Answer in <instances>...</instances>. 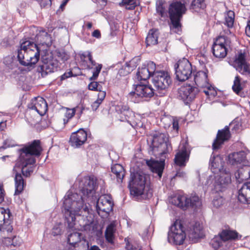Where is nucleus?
Returning <instances> with one entry per match:
<instances>
[{"label":"nucleus","mask_w":250,"mask_h":250,"mask_svg":"<svg viewBox=\"0 0 250 250\" xmlns=\"http://www.w3.org/2000/svg\"><path fill=\"white\" fill-rule=\"evenodd\" d=\"M188 235L192 242H196L199 239L204 236L202 226L199 223H195L192 228L188 230Z\"/></svg>","instance_id":"b1692460"},{"label":"nucleus","mask_w":250,"mask_h":250,"mask_svg":"<svg viewBox=\"0 0 250 250\" xmlns=\"http://www.w3.org/2000/svg\"><path fill=\"white\" fill-rule=\"evenodd\" d=\"M146 179L144 174L131 173V180L128 184L131 195L143 199H149L152 196V190L146 186Z\"/></svg>","instance_id":"7ed1b4c3"},{"label":"nucleus","mask_w":250,"mask_h":250,"mask_svg":"<svg viewBox=\"0 0 250 250\" xmlns=\"http://www.w3.org/2000/svg\"><path fill=\"white\" fill-rule=\"evenodd\" d=\"M113 203L110 195L104 194L101 196L97 201L96 210L99 215L101 212L105 213V215H107L112 210Z\"/></svg>","instance_id":"ddd939ff"},{"label":"nucleus","mask_w":250,"mask_h":250,"mask_svg":"<svg viewBox=\"0 0 250 250\" xmlns=\"http://www.w3.org/2000/svg\"><path fill=\"white\" fill-rule=\"evenodd\" d=\"M61 229L59 226H54L52 230V234L54 236L60 235L61 234Z\"/></svg>","instance_id":"052dcab7"},{"label":"nucleus","mask_w":250,"mask_h":250,"mask_svg":"<svg viewBox=\"0 0 250 250\" xmlns=\"http://www.w3.org/2000/svg\"><path fill=\"white\" fill-rule=\"evenodd\" d=\"M235 177L239 183L250 178V166H244L235 173Z\"/></svg>","instance_id":"c85d7f7f"},{"label":"nucleus","mask_w":250,"mask_h":250,"mask_svg":"<svg viewBox=\"0 0 250 250\" xmlns=\"http://www.w3.org/2000/svg\"><path fill=\"white\" fill-rule=\"evenodd\" d=\"M154 90L148 85L138 84L136 86L134 91L129 93L130 96L136 95L141 98H150L154 96Z\"/></svg>","instance_id":"6ab92c4d"},{"label":"nucleus","mask_w":250,"mask_h":250,"mask_svg":"<svg viewBox=\"0 0 250 250\" xmlns=\"http://www.w3.org/2000/svg\"><path fill=\"white\" fill-rule=\"evenodd\" d=\"M224 204V199L219 195H216L214 197L212 200L213 206L216 208L220 207Z\"/></svg>","instance_id":"49530a36"},{"label":"nucleus","mask_w":250,"mask_h":250,"mask_svg":"<svg viewBox=\"0 0 250 250\" xmlns=\"http://www.w3.org/2000/svg\"><path fill=\"white\" fill-rule=\"evenodd\" d=\"M231 182V175L229 172L225 171V172H222L219 177H216L214 187L216 190L221 191Z\"/></svg>","instance_id":"5701e85b"},{"label":"nucleus","mask_w":250,"mask_h":250,"mask_svg":"<svg viewBox=\"0 0 250 250\" xmlns=\"http://www.w3.org/2000/svg\"><path fill=\"white\" fill-rule=\"evenodd\" d=\"M127 69L129 70L130 73L136 67L135 59H133L131 61L126 62L125 65Z\"/></svg>","instance_id":"603ef678"},{"label":"nucleus","mask_w":250,"mask_h":250,"mask_svg":"<svg viewBox=\"0 0 250 250\" xmlns=\"http://www.w3.org/2000/svg\"><path fill=\"white\" fill-rule=\"evenodd\" d=\"M241 120L238 118H235L229 124L232 130L235 132L239 131L241 129Z\"/></svg>","instance_id":"c03bdc74"},{"label":"nucleus","mask_w":250,"mask_h":250,"mask_svg":"<svg viewBox=\"0 0 250 250\" xmlns=\"http://www.w3.org/2000/svg\"><path fill=\"white\" fill-rule=\"evenodd\" d=\"M43 64L40 66L39 71L42 77L58 70L59 66L58 61L54 58L51 53H47L42 57Z\"/></svg>","instance_id":"9d476101"},{"label":"nucleus","mask_w":250,"mask_h":250,"mask_svg":"<svg viewBox=\"0 0 250 250\" xmlns=\"http://www.w3.org/2000/svg\"><path fill=\"white\" fill-rule=\"evenodd\" d=\"M238 200L243 204H250V182L244 184L238 190Z\"/></svg>","instance_id":"393cba45"},{"label":"nucleus","mask_w":250,"mask_h":250,"mask_svg":"<svg viewBox=\"0 0 250 250\" xmlns=\"http://www.w3.org/2000/svg\"><path fill=\"white\" fill-rule=\"evenodd\" d=\"M186 11L187 8L184 3L178 1H173L168 8L169 18H182Z\"/></svg>","instance_id":"a211bd4d"},{"label":"nucleus","mask_w":250,"mask_h":250,"mask_svg":"<svg viewBox=\"0 0 250 250\" xmlns=\"http://www.w3.org/2000/svg\"><path fill=\"white\" fill-rule=\"evenodd\" d=\"M102 68V65L101 64H99L96 66L93 72L92 76L89 78L90 81H94L97 79Z\"/></svg>","instance_id":"09e8293b"},{"label":"nucleus","mask_w":250,"mask_h":250,"mask_svg":"<svg viewBox=\"0 0 250 250\" xmlns=\"http://www.w3.org/2000/svg\"><path fill=\"white\" fill-rule=\"evenodd\" d=\"M99 91L100 92L98 93V99L97 100L98 101L102 103L105 97L106 93L105 91H102L101 89H100V90H99Z\"/></svg>","instance_id":"4d7b16f0"},{"label":"nucleus","mask_w":250,"mask_h":250,"mask_svg":"<svg viewBox=\"0 0 250 250\" xmlns=\"http://www.w3.org/2000/svg\"><path fill=\"white\" fill-rule=\"evenodd\" d=\"M30 41H23L21 42L20 48L18 49L17 57L20 63L23 66H29V64H24L23 62L26 61V47L30 44Z\"/></svg>","instance_id":"c756f323"},{"label":"nucleus","mask_w":250,"mask_h":250,"mask_svg":"<svg viewBox=\"0 0 250 250\" xmlns=\"http://www.w3.org/2000/svg\"><path fill=\"white\" fill-rule=\"evenodd\" d=\"M186 236L184 227L181 222L176 220L169 229L167 233V241L171 244L180 245L183 244Z\"/></svg>","instance_id":"20e7f679"},{"label":"nucleus","mask_w":250,"mask_h":250,"mask_svg":"<svg viewBox=\"0 0 250 250\" xmlns=\"http://www.w3.org/2000/svg\"><path fill=\"white\" fill-rule=\"evenodd\" d=\"M170 22L169 27L171 32L180 34L182 32V18H169Z\"/></svg>","instance_id":"72a5a7b5"},{"label":"nucleus","mask_w":250,"mask_h":250,"mask_svg":"<svg viewBox=\"0 0 250 250\" xmlns=\"http://www.w3.org/2000/svg\"><path fill=\"white\" fill-rule=\"evenodd\" d=\"M137 78L139 81H146L151 76L150 72L148 71L146 65H143L142 67H139L136 74Z\"/></svg>","instance_id":"ea45409f"},{"label":"nucleus","mask_w":250,"mask_h":250,"mask_svg":"<svg viewBox=\"0 0 250 250\" xmlns=\"http://www.w3.org/2000/svg\"><path fill=\"white\" fill-rule=\"evenodd\" d=\"M92 36L97 39H99L101 37L100 31L99 30H95L92 34Z\"/></svg>","instance_id":"338daca9"},{"label":"nucleus","mask_w":250,"mask_h":250,"mask_svg":"<svg viewBox=\"0 0 250 250\" xmlns=\"http://www.w3.org/2000/svg\"><path fill=\"white\" fill-rule=\"evenodd\" d=\"M220 234L224 241L226 243L229 244L228 247H227L229 250H230L232 246V243L230 241L238 239V233L235 230L227 229H224Z\"/></svg>","instance_id":"a878e982"},{"label":"nucleus","mask_w":250,"mask_h":250,"mask_svg":"<svg viewBox=\"0 0 250 250\" xmlns=\"http://www.w3.org/2000/svg\"><path fill=\"white\" fill-rule=\"evenodd\" d=\"M189 155L190 150L188 148V144L185 143L175 154V164L181 167H185L189 160Z\"/></svg>","instance_id":"dca6fc26"},{"label":"nucleus","mask_w":250,"mask_h":250,"mask_svg":"<svg viewBox=\"0 0 250 250\" xmlns=\"http://www.w3.org/2000/svg\"><path fill=\"white\" fill-rule=\"evenodd\" d=\"M169 202L183 209L188 207L197 208L201 204L199 197L196 195L189 197L185 195H176L170 198Z\"/></svg>","instance_id":"39448f33"},{"label":"nucleus","mask_w":250,"mask_h":250,"mask_svg":"<svg viewBox=\"0 0 250 250\" xmlns=\"http://www.w3.org/2000/svg\"><path fill=\"white\" fill-rule=\"evenodd\" d=\"M51 4V0H40V5L42 7H49Z\"/></svg>","instance_id":"6e6d98bb"},{"label":"nucleus","mask_w":250,"mask_h":250,"mask_svg":"<svg viewBox=\"0 0 250 250\" xmlns=\"http://www.w3.org/2000/svg\"><path fill=\"white\" fill-rule=\"evenodd\" d=\"M17 166V164L14 167L13 169V174H15L14 180H15V195H19L20 194L22 190H23L24 187L25 185V184L24 182V180L22 178L21 174L18 172L16 170V167Z\"/></svg>","instance_id":"bb28decb"},{"label":"nucleus","mask_w":250,"mask_h":250,"mask_svg":"<svg viewBox=\"0 0 250 250\" xmlns=\"http://www.w3.org/2000/svg\"><path fill=\"white\" fill-rule=\"evenodd\" d=\"M194 82L198 86L203 88V92L208 96L214 97L217 92L211 84L208 83V71H199L196 73L194 77Z\"/></svg>","instance_id":"423d86ee"},{"label":"nucleus","mask_w":250,"mask_h":250,"mask_svg":"<svg viewBox=\"0 0 250 250\" xmlns=\"http://www.w3.org/2000/svg\"><path fill=\"white\" fill-rule=\"evenodd\" d=\"M19 162L21 166V172L23 176L29 177L33 172L35 167V158L20 159L19 157Z\"/></svg>","instance_id":"4be33fe9"},{"label":"nucleus","mask_w":250,"mask_h":250,"mask_svg":"<svg viewBox=\"0 0 250 250\" xmlns=\"http://www.w3.org/2000/svg\"><path fill=\"white\" fill-rule=\"evenodd\" d=\"M158 31L157 30L151 29L146 38V45H155L158 43Z\"/></svg>","instance_id":"c9c22d12"},{"label":"nucleus","mask_w":250,"mask_h":250,"mask_svg":"<svg viewBox=\"0 0 250 250\" xmlns=\"http://www.w3.org/2000/svg\"><path fill=\"white\" fill-rule=\"evenodd\" d=\"M72 76V71H70L69 72H65L61 76V81L64 80L66 79L67 78L71 77Z\"/></svg>","instance_id":"e2e57ef3"},{"label":"nucleus","mask_w":250,"mask_h":250,"mask_svg":"<svg viewBox=\"0 0 250 250\" xmlns=\"http://www.w3.org/2000/svg\"><path fill=\"white\" fill-rule=\"evenodd\" d=\"M42 148L41 146V142L39 140H35L28 143L23 147L19 149L20 159L35 158L34 156H38L41 154Z\"/></svg>","instance_id":"6e6552de"},{"label":"nucleus","mask_w":250,"mask_h":250,"mask_svg":"<svg viewBox=\"0 0 250 250\" xmlns=\"http://www.w3.org/2000/svg\"><path fill=\"white\" fill-rule=\"evenodd\" d=\"M233 65L236 70L241 74H250V64L246 61L245 53H240L236 56Z\"/></svg>","instance_id":"2eb2a0df"},{"label":"nucleus","mask_w":250,"mask_h":250,"mask_svg":"<svg viewBox=\"0 0 250 250\" xmlns=\"http://www.w3.org/2000/svg\"><path fill=\"white\" fill-rule=\"evenodd\" d=\"M76 111V109L75 108H73L72 109L67 108L66 111L65 113V116L67 118V119H63L64 124H66L69 119H71L75 115Z\"/></svg>","instance_id":"de8ad7c7"},{"label":"nucleus","mask_w":250,"mask_h":250,"mask_svg":"<svg viewBox=\"0 0 250 250\" xmlns=\"http://www.w3.org/2000/svg\"><path fill=\"white\" fill-rule=\"evenodd\" d=\"M37 42L42 45L49 46L52 44L51 37L45 30H40L36 36Z\"/></svg>","instance_id":"2f4dec72"},{"label":"nucleus","mask_w":250,"mask_h":250,"mask_svg":"<svg viewBox=\"0 0 250 250\" xmlns=\"http://www.w3.org/2000/svg\"><path fill=\"white\" fill-rule=\"evenodd\" d=\"M29 109L35 110L40 115H44L47 111V104L46 101L42 97H38L32 100L28 104Z\"/></svg>","instance_id":"f3484780"},{"label":"nucleus","mask_w":250,"mask_h":250,"mask_svg":"<svg viewBox=\"0 0 250 250\" xmlns=\"http://www.w3.org/2000/svg\"><path fill=\"white\" fill-rule=\"evenodd\" d=\"M151 138L149 153L156 157L160 158V161L150 159L146 160V164L151 171L156 174L159 178L162 177L165 167V161L166 154L171 150L172 147L168 141L167 134L160 132L153 133Z\"/></svg>","instance_id":"f03ea898"},{"label":"nucleus","mask_w":250,"mask_h":250,"mask_svg":"<svg viewBox=\"0 0 250 250\" xmlns=\"http://www.w3.org/2000/svg\"><path fill=\"white\" fill-rule=\"evenodd\" d=\"M171 81L167 72L163 71H157L154 73L152 83L158 90H164L169 87Z\"/></svg>","instance_id":"f8f14e48"},{"label":"nucleus","mask_w":250,"mask_h":250,"mask_svg":"<svg viewBox=\"0 0 250 250\" xmlns=\"http://www.w3.org/2000/svg\"><path fill=\"white\" fill-rule=\"evenodd\" d=\"M86 140V132L83 129H80L71 134L69 143L72 146L77 148L84 144Z\"/></svg>","instance_id":"aec40b11"},{"label":"nucleus","mask_w":250,"mask_h":250,"mask_svg":"<svg viewBox=\"0 0 250 250\" xmlns=\"http://www.w3.org/2000/svg\"><path fill=\"white\" fill-rule=\"evenodd\" d=\"M111 171L114 174L118 182H122L125 175L124 167L120 164H116L111 167Z\"/></svg>","instance_id":"4c0bfd02"},{"label":"nucleus","mask_w":250,"mask_h":250,"mask_svg":"<svg viewBox=\"0 0 250 250\" xmlns=\"http://www.w3.org/2000/svg\"><path fill=\"white\" fill-rule=\"evenodd\" d=\"M4 189L2 186H0V203H2L4 200Z\"/></svg>","instance_id":"69168bd1"},{"label":"nucleus","mask_w":250,"mask_h":250,"mask_svg":"<svg viewBox=\"0 0 250 250\" xmlns=\"http://www.w3.org/2000/svg\"><path fill=\"white\" fill-rule=\"evenodd\" d=\"M206 7L205 0H193L190 6V9L193 12H199Z\"/></svg>","instance_id":"58836bf2"},{"label":"nucleus","mask_w":250,"mask_h":250,"mask_svg":"<svg viewBox=\"0 0 250 250\" xmlns=\"http://www.w3.org/2000/svg\"><path fill=\"white\" fill-rule=\"evenodd\" d=\"M101 102H100L97 100L93 102L91 104V107L92 110L94 111H96L98 109V108L99 107V105L101 104Z\"/></svg>","instance_id":"0e129e2a"},{"label":"nucleus","mask_w":250,"mask_h":250,"mask_svg":"<svg viewBox=\"0 0 250 250\" xmlns=\"http://www.w3.org/2000/svg\"><path fill=\"white\" fill-rule=\"evenodd\" d=\"M210 244L215 250L221 248L222 250H229L227 247H228L229 244L226 243L224 241L220 233L218 236H215L211 239Z\"/></svg>","instance_id":"7c9ffc66"},{"label":"nucleus","mask_w":250,"mask_h":250,"mask_svg":"<svg viewBox=\"0 0 250 250\" xmlns=\"http://www.w3.org/2000/svg\"><path fill=\"white\" fill-rule=\"evenodd\" d=\"M172 124L173 129L177 132L179 129V123L176 118H172Z\"/></svg>","instance_id":"bf43d9fd"},{"label":"nucleus","mask_w":250,"mask_h":250,"mask_svg":"<svg viewBox=\"0 0 250 250\" xmlns=\"http://www.w3.org/2000/svg\"><path fill=\"white\" fill-rule=\"evenodd\" d=\"M230 137L229 128L228 126H226L224 129L218 131L216 139L212 144L213 150L218 149L225 141L229 139Z\"/></svg>","instance_id":"412c9836"},{"label":"nucleus","mask_w":250,"mask_h":250,"mask_svg":"<svg viewBox=\"0 0 250 250\" xmlns=\"http://www.w3.org/2000/svg\"><path fill=\"white\" fill-rule=\"evenodd\" d=\"M26 61L23 62L24 64L32 65L36 64L40 59V50L38 45L30 41V44L26 47Z\"/></svg>","instance_id":"4468645a"},{"label":"nucleus","mask_w":250,"mask_h":250,"mask_svg":"<svg viewBox=\"0 0 250 250\" xmlns=\"http://www.w3.org/2000/svg\"><path fill=\"white\" fill-rule=\"evenodd\" d=\"M146 69H148V71L150 72V74L153 77L154 76V73L156 70V65L153 62H150L148 63L147 65L146 66Z\"/></svg>","instance_id":"3c124183"},{"label":"nucleus","mask_w":250,"mask_h":250,"mask_svg":"<svg viewBox=\"0 0 250 250\" xmlns=\"http://www.w3.org/2000/svg\"><path fill=\"white\" fill-rule=\"evenodd\" d=\"M130 73L129 70L127 69L125 65L123 66L119 70L118 74L120 76H126Z\"/></svg>","instance_id":"5fc2aeb1"},{"label":"nucleus","mask_w":250,"mask_h":250,"mask_svg":"<svg viewBox=\"0 0 250 250\" xmlns=\"http://www.w3.org/2000/svg\"><path fill=\"white\" fill-rule=\"evenodd\" d=\"M88 89L93 91L100 90L101 87L99 86L98 83L96 82H92L88 85Z\"/></svg>","instance_id":"864d4df0"},{"label":"nucleus","mask_w":250,"mask_h":250,"mask_svg":"<svg viewBox=\"0 0 250 250\" xmlns=\"http://www.w3.org/2000/svg\"><path fill=\"white\" fill-rule=\"evenodd\" d=\"M134 0H122V3L124 4H127V5H131V6L127 8L128 9H132L135 8V5L132 4V2Z\"/></svg>","instance_id":"680f3d73"},{"label":"nucleus","mask_w":250,"mask_h":250,"mask_svg":"<svg viewBox=\"0 0 250 250\" xmlns=\"http://www.w3.org/2000/svg\"><path fill=\"white\" fill-rule=\"evenodd\" d=\"M232 88L233 91L238 95L239 94L241 90L243 89V85L241 83V78L239 76L235 77Z\"/></svg>","instance_id":"37998d69"},{"label":"nucleus","mask_w":250,"mask_h":250,"mask_svg":"<svg viewBox=\"0 0 250 250\" xmlns=\"http://www.w3.org/2000/svg\"><path fill=\"white\" fill-rule=\"evenodd\" d=\"M219 161H220V158L218 156L215 157L213 154H212L210 158L209 166L212 172L216 173L220 171L221 166Z\"/></svg>","instance_id":"e433bc0d"},{"label":"nucleus","mask_w":250,"mask_h":250,"mask_svg":"<svg viewBox=\"0 0 250 250\" xmlns=\"http://www.w3.org/2000/svg\"><path fill=\"white\" fill-rule=\"evenodd\" d=\"M245 32L246 35L250 37V21H249L247 23V25L246 28Z\"/></svg>","instance_id":"774afa93"},{"label":"nucleus","mask_w":250,"mask_h":250,"mask_svg":"<svg viewBox=\"0 0 250 250\" xmlns=\"http://www.w3.org/2000/svg\"><path fill=\"white\" fill-rule=\"evenodd\" d=\"M96 181L93 177H84L82 181L81 191L83 195L77 193L68 191L64 197V209L62 210L65 218V223L69 229H79V225L84 226L88 223L83 220V223L76 220L77 217L86 216L89 213V209L84 200L86 198L92 196L94 192Z\"/></svg>","instance_id":"f257e3e1"},{"label":"nucleus","mask_w":250,"mask_h":250,"mask_svg":"<svg viewBox=\"0 0 250 250\" xmlns=\"http://www.w3.org/2000/svg\"><path fill=\"white\" fill-rule=\"evenodd\" d=\"M14 145L11 140L7 139L3 142V146H2L3 148L14 146Z\"/></svg>","instance_id":"13d9d810"},{"label":"nucleus","mask_w":250,"mask_h":250,"mask_svg":"<svg viewBox=\"0 0 250 250\" xmlns=\"http://www.w3.org/2000/svg\"><path fill=\"white\" fill-rule=\"evenodd\" d=\"M199 92L198 88L190 84L182 86L179 88L178 96L187 104L192 102Z\"/></svg>","instance_id":"9b49d317"},{"label":"nucleus","mask_w":250,"mask_h":250,"mask_svg":"<svg viewBox=\"0 0 250 250\" xmlns=\"http://www.w3.org/2000/svg\"><path fill=\"white\" fill-rule=\"evenodd\" d=\"M115 226L111 223L106 228L105 231L106 240L110 244H113L115 239Z\"/></svg>","instance_id":"f704fd0d"},{"label":"nucleus","mask_w":250,"mask_h":250,"mask_svg":"<svg viewBox=\"0 0 250 250\" xmlns=\"http://www.w3.org/2000/svg\"><path fill=\"white\" fill-rule=\"evenodd\" d=\"M234 17L235 14L233 11L231 10L228 11L225 16V24L229 28L232 27L234 23Z\"/></svg>","instance_id":"79ce46f5"},{"label":"nucleus","mask_w":250,"mask_h":250,"mask_svg":"<svg viewBox=\"0 0 250 250\" xmlns=\"http://www.w3.org/2000/svg\"><path fill=\"white\" fill-rule=\"evenodd\" d=\"M164 3L162 0H157L156 2V10L157 12L161 16V17H165L167 15V12L165 8L163 6Z\"/></svg>","instance_id":"a18cd8bd"},{"label":"nucleus","mask_w":250,"mask_h":250,"mask_svg":"<svg viewBox=\"0 0 250 250\" xmlns=\"http://www.w3.org/2000/svg\"><path fill=\"white\" fill-rule=\"evenodd\" d=\"M57 56L59 59L63 62L69 59V55L63 50L57 51Z\"/></svg>","instance_id":"8fccbe9b"},{"label":"nucleus","mask_w":250,"mask_h":250,"mask_svg":"<svg viewBox=\"0 0 250 250\" xmlns=\"http://www.w3.org/2000/svg\"><path fill=\"white\" fill-rule=\"evenodd\" d=\"M231 42L226 36H218L214 42L212 46L213 55L217 58L222 59L227 56L228 49L230 46Z\"/></svg>","instance_id":"0eeeda50"},{"label":"nucleus","mask_w":250,"mask_h":250,"mask_svg":"<svg viewBox=\"0 0 250 250\" xmlns=\"http://www.w3.org/2000/svg\"><path fill=\"white\" fill-rule=\"evenodd\" d=\"M10 212L9 209L5 210L0 208V230L8 229L10 224Z\"/></svg>","instance_id":"cd10ccee"},{"label":"nucleus","mask_w":250,"mask_h":250,"mask_svg":"<svg viewBox=\"0 0 250 250\" xmlns=\"http://www.w3.org/2000/svg\"><path fill=\"white\" fill-rule=\"evenodd\" d=\"M176 77L180 82L189 79L192 73V67L190 62L186 59L179 61L174 65Z\"/></svg>","instance_id":"1a4fd4ad"},{"label":"nucleus","mask_w":250,"mask_h":250,"mask_svg":"<svg viewBox=\"0 0 250 250\" xmlns=\"http://www.w3.org/2000/svg\"><path fill=\"white\" fill-rule=\"evenodd\" d=\"M245 158L246 156L243 151L234 152L229 155L228 161L231 165H235L244 161Z\"/></svg>","instance_id":"473e14b6"},{"label":"nucleus","mask_w":250,"mask_h":250,"mask_svg":"<svg viewBox=\"0 0 250 250\" xmlns=\"http://www.w3.org/2000/svg\"><path fill=\"white\" fill-rule=\"evenodd\" d=\"M81 240V233L77 231L73 232L68 234V243L74 247Z\"/></svg>","instance_id":"a19ab883"}]
</instances>
